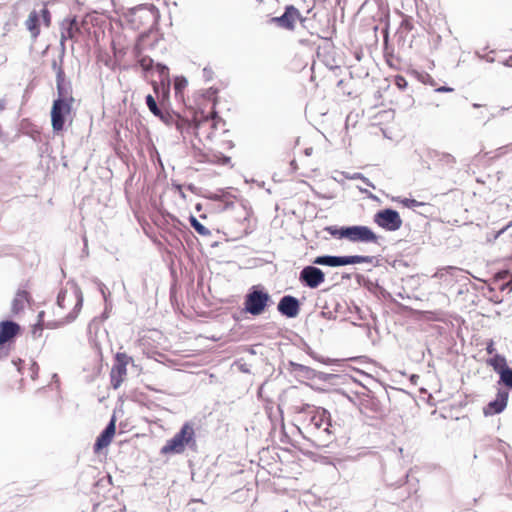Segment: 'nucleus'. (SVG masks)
<instances>
[{
    "instance_id": "1",
    "label": "nucleus",
    "mask_w": 512,
    "mask_h": 512,
    "mask_svg": "<svg viewBox=\"0 0 512 512\" xmlns=\"http://www.w3.org/2000/svg\"><path fill=\"white\" fill-rule=\"evenodd\" d=\"M82 302V294L77 288L71 287L60 290L56 307L52 309L53 318L48 317V312L41 311L32 330L33 336L40 337L44 328H57L74 320L81 310Z\"/></svg>"
},
{
    "instance_id": "2",
    "label": "nucleus",
    "mask_w": 512,
    "mask_h": 512,
    "mask_svg": "<svg viewBox=\"0 0 512 512\" xmlns=\"http://www.w3.org/2000/svg\"><path fill=\"white\" fill-rule=\"evenodd\" d=\"M194 444L195 431L193 425L191 423H185L181 430L161 448V453L164 455L181 454L185 451L187 446Z\"/></svg>"
},
{
    "instance_id": "3",
    "label": "nucleus",
    "mask_w": 512,
    "mask_h": 512,
    "mask_svg": "<svg viewBox=\"0 0 512 512\" xmlns=\"http://www.w3.org/2000/svg\"><path fill=\"white\" fill-rule=\"evenodd\" d=\"M332 236L342 239H348L351 242H376L377 236L366 226H349V227H328L326 229Z\"/></svg>"
},
{
    "instance_id": "4",
    "label": "nucleus",
    "mask_w": 512,
    "mask_h": 512,
    "mask_svg": "<svg viewBox=\"0 0 512 512\" xmlns=\"http://www.w3.org/2000/svg\"><path fill=\"white\" fill-rule=\"evenodd\" d=\"M74 98L72 96H59L54 100L51 109V124L53 131L61 132L65 125V117L70 115Z\"/></svg>"
},
{
    "instance_id": "5",
    "label": "nucleus",
    "mask_w": 512,
    "mask_h": 512,
    "mask_svg": "<svg viewBox=\"0 0 512 512\" xmlns=\"http://www.w3.org/2000/svg\"><path fill=\"white\" fill-rule=\"evenodd\" d=\"M370 261L368 256H318L313 263L317 265L338 267L352 264L367 263Z\"/></svg>"
},
{
    "instance_id": "6",
    "label": "nucleus",
    "mask_w": 512,
    "mask_h": 512,
    "mask_svg": "<svg viewBox=\"0 0 512 512\" xmlns=\"http://www.w3.org/2000/svg\"><path fill=\"white\" fill-rule=\"evenodd\" d=\"M374 220L380 227L389 231L398 230L402 225L399 213L392 209L379 211Z\"/></svg>"
},
{
    "instance_id": "7",
    "label": "nucleus",
    "mask_w": 512,
    "mask_h": 512,
    "mask_svg": "<svg viewBox=\"0 0 512 512\" xmlns=\"http://www.w3.org/2000/svg\"><path fill=\"white\" fill-rule=\"evenodd\" d=\"M268 299L269 295L267 293L262 290L254 289L246 297V310L253 315L261 314L267 304Z\"/></svg>"
},
{
    "instance_id": "8",
    "label": "nucleus",
    "mask_w": 512,
    "mask_h": 512,
    "mask_svg": "<svg viewBox=\"0 0 512 512\" xmlns=\"http://www.w3.org/2000/svg\"><path fill=\"white\" fill-rule=\"evenodd\" d=\"M126 355L118 353L116 356V364L111 369V385L117 389L126 377Z\"/></svg>"
},
{
    "instance_id": "9",
    "label": "nucleus",
    "mask_w": 512,
    "mask_h": 512,
    "mask_svg": "<svg viewBox=\"0 0 512 512\" xmlns=\"http://www.w3.org/2000/svg\"><path fill=\"white\" fill-rule=\"evenodd\" d=\"M300 280L308 287L316 288L324 281V273L319 268L307 266L301 271Z\"/></svg>"
},
{
    "instance_id": "10",
    "label": "nucleus",
    "mask_w": 512,
    "mask_h": 512,
    "mask_svg": "<svg viewBox=\"0 0 512 512\" xmlns=\"http://www.w3.org/2000/svg\"><path fill=\"white\" fill-rule=\"evenodd\" d=\"M115 418L113 417L105 430L97 437L94 444V452L99 454L104 448L108 447L115 435Z\"/></svg>"
},
{
    "instance_id": "11",
    "label": "nucleus",
    "mask_w": 512,
    "mask_h": 512,
    "mask_svg": "<svg viewBox=\"0 0 512 512\" xmlns=\"http://www.w3.org/2000/svg\"><path fill=\"white\" fill-rule=\"evenodd\" d=\"M508 392L506 390H498L495 400L491 401L485 408L484 414L492 416L501 413L507 406Z\"/></svg>"
},
{
    "instance_id": "12",
    "label": "nucleus",
    "mask_w": 512,
    "mask_h": 512,
    "mask_svg": "<svg viewBox=\"0 0 512 512\" xmlns=\"http://www.w3.org/2000/svg\"><path fill=\"white\" fill-rule=\"evenodd\" d=\"M20 326L13 321L0 322V346L11 341L20 333Z\"/></svg>"
},
{
    "instance_id": "13",
    "label": "nucleus",
    "mask_w": 512,
    "mask_h": 512,
    "mask_svg": "<svg viewBox=\"0 0 512 512\" xmlns=\"http://www.w3.org/2000/svg\"><path fill=\"white\" fill-rule=\"evenodd\" d=\"M278 309L283 315L294 318L299 313V302L292 296H284L278 304Z\"/></svg>"
},
{
    "instance_id": "14",
    "label": "nucleus",
    "mask_w": 512,
    "mask_h": 512,
    "mask_svg": "<svg viewBox=\"0 0 512 512\" xmlns=\"http://www.w3.org/2000/svg\"><path fill=\"white\" fill-rule=\"evenodd\" d=\"M300 18V14L296 8L290 6L286 9L285 13L281 17H275L272 19L273 22L278 23L279 26L293 29L296 21Z\"/></svg>"
},
{
    "instance_id": "15",
    "label": "nucleus",
    "mask_w": 512,
    "mask_h": 512,
    "mask_svg": "<svg viewBox=\"0 0 512 512\" xmlns=\"http://www.w3.org/2000/svg\"><path fill=\"white\" fill-rule=\"evenodd\" d=\"M31 301L30 293L26 290H18L11 304V311L17 315L24 311Z\"/></svg>"
},
{
    "instance_id": "16",
    "label": "nucleus",
    "mask_w": 512,
    "mask_h": 512,
    "mask_svg": "<svg viewBox=\"0 0 512 512\" xmlns=\"http://www.w3.org/2000/svg\"><path fill=\"white\" fill-rule=\"evenodd\" d=\"M26 27L30 31L31 35L36 38L40 34V28H39V15L36 11H32L26 22Z\"/></svg>"
},
{
    "instance_id": "17",
    "label": "nucleus",
    "mask_w": 512,
    "mask_h": 512,
    "mask_svg": "<svg viewBox=\"0 0 512 512\" xmlns=\"http://www.w3.org/2000/svg\"><path fill=\"white\" fill-rule=\"evenodd\" d=\"M80 32L76 19L69 21L68 27L62 32V40L70 39L77 41V34Z\"/></svg>"
},
{
    "instance_id": "18",
    "label": "nucleus",
    "mask_w": 512,
    "mask_h": 512,
    "mask_svg": "<svg viewBox=\"0 0 512 512\" xmlns=\"http://www.w3.org/2000/svg\"><path fill=\"white\" fill-rule=\"evenodd\" d=\"M488 364L498 373L508 368L505 357L499 354H494V356L488 360Z\"/></svg>"
},
{
    "instance_id": "19",
    "label": "nucleus",
    "mask_w": 512,
    "mask_h": 512,
    "mask_svg": "<svg viewBox=\"0 0 512 512\" xmlns=\"http://www.w3.org/2000/svg\"><path fill=\"white\" fill-rule=\"evenodd\" d=\"M64 80H65V73L61 67L57 68L56 73V82H57V90L59 96H67L64 93Z\"/></svg>"
},
{
    "instance_id": "20",
    "label": "nucleus",
    "mask_w": 512,
    "mask_h": 512,
    "mask_svg": "<svg viewBox=\"0 0 512 512\" xmlns=\"http://www.w3.org/2000/svg\"><path fill=\"white\" fill-rule=\"evenodd\" d=\"M141 13L140 18L142 20H150L153 16L152 9L146 7H139L135 9H130V15H136L137 13Z\"/></svg>"
},
{
    "instance_id": "21",
    "label": "nucleus",
    "mask_w": 512,
    "mask_h": 512,
    "mask_svg": "<svg viewBox=\"0 0 512 512\" xmlns=\"http://www.w3.org/2000/svg\"><path fill=\"white\" fill-rule=\"evenodd\" d=\"M501 381L509 388H512V369L506 368L499 373Z\"/></svg>"
},
{
    "instance_id": "22",
    "label": "nucleus",
    "mask_w": 512,
    "mask_h": 512,
    "mask_svg": "<svg viewBox=\"0 0 512 512\" xmlns=\"http://www.w3.org/2000/svg\"><path fill=\"white\" fill-rule=\"evenodd\" d=\"M146 103H147V106L149 107L150 111L154 115H156V116L160 115V110H159V108L156 104V101L152 95L149 94L146 96Z\"/></svg>"
},
{
    "instance_id": "23",
    "label": "nucleus",
    "mask_w": 512,
    "mask_h": 512,
    "mask_svg": "<svg viewBox=\"0 0 512 512\" xmlns=\"http://www.w3.org/2000/svg\"><path fill=\"white\" fill-rule=\"evenodd\" d=\"M191 225L193 226V228L201 235H208L209 234V230L203 226L196 218L192 217L191 218Z\"/></svg>"
},
{
    "instance_id": "24",
    "label": "nucleus",
    "mask_w": 512,
    "mask_h": 512,
    "mask_svg": "<svg viewBox=\"0 0 512 512\" xmlns=\"http://www.w3.org/2000/svg\"><path fill=\"white\" fill-rule=\"evenodd\" d=\"M188 84V81L186 78L184 77H177L176 80H175V89L177 91H181L182 89H184Z\"/></svg>"
},
{
    "instance_id": "25",
    "label": "nucleus",
    "mask_w": 512,
    "mask_h": 512,
    "mask_svg": "<svg viewBox=\"0 0 512 512\" xmlns=\"http://www.w3.org/2000/svg\"><path fill=\"white\" fill-rule=\"evenodd\" d=\"M41 15H42V18H43V21L45 23L46 26H50V22H51V15H50V12L47 8H43L42 11H41Z\"/></svg>"
},
{
    "instance_id": "26",
    "label": "nucleus",
    "mask_w": 512,
    "mask_h": 512,
    "mask_svg": "<svg viewBox=\"0 0 512 512\" xmlns=\"http://www.w3.org/2000/svg\"><path fill=\"white\" fill-rule=\"evenodd\" d=\"M29 369L31 371V373H30L31 379L35 380L38 377V371H39L38 364L33 362Z\"/></svg>"
},
{
    "instance_id": "27",
    "label": "nucleus",
    "mask_w": 512,
    "mask_h": 512,
    "mask_svg": "<svg viewBox=\"0 0 512 512\" xmlns=\"http://www.w3.org/2000/svg\"><path fill=\"white\" fill-rule=\"evenodd\" d=\"M402 203H403L406 207H409V208H411V207H417V206H420V205H421V203H420V202H418V201H416V200H414V199H407V198H406V199H404V200H402Z\"/></svg>"
},
{
    "instance_id": "28",
    "label": "nucleus",
    "mask_w": 512,
    "mask_h": 512,
    "mask_svg": "<svg viewBox=\"0 0 512 512\" xmlns=\"http://www.w3.org/2000/svg\"><path fill=\"white\" fill-rule=\"evenodd\" d=\"M487 353L490 354V355H493L495 354V348H494V344L493 342L491 341L488 345H487Z\"/></svg>"
},
{
    "instance_id": "29",
    "label": "nucleus",
    "mask_w": 512,
    "mask_h": 512,
    "mask_svg": "<svg viewBox=\"0 0 512 512\" xmlns=\"http://www.w3.org/2000/svg\"><path fill=\"white\" fill-rule=\"evenodd\" d=\"M453 89L452 88H449V87H440L438 88L436 91L437 92H451Z\"/></svg>"
},
{
    "instance_id": "30",
    "label": "nucleus",
    "mask_w": 512,
    "mask_h": 512,
    "mask_svg": "<svg viewBox=\"0 0 512 512\" xmlns=\"http://www.w3.org/2000/svg\"><path fill=\"white\" fill-rule=\"evenodd\" d=\"M5 109H6L5 100H0V112L4 111Z\"/></svg>"
},
{
    "instance_id": "31",
    "label": "nucleus",
    "mask_w": 512,
    "mask_h": 512,
    "mask_svg": "<svg viewBox=\"0 0 512 512\" xmlns=\"http://www.w3.org/2000/svg\"><path fill=\"white\" fill-rule=\"evenodd\" d=\"M116 151H117V153H118L119 155L125 156V153H124V152H122V151L120 150V146H119V144H117V146H116Z\"/></svg>"
},
{
    "instance_id": "32",
    "label": "nucleus",
    "mask_w": 512,
    "mask_h": 512,
    "mask_svg": "<svg viewBox=\"0 0 512 512\" xmlns=\"http://www.w3.org/2000/svg\"><path fill=\"white\" fill-rule=\"evenodd\" d=\"M505 65H506V66H511V65H512V58L508 59V60L505 62Z\"/></svg>"
},
{
    "instance_id": "33",
    "label": "nucleus",
    "mask_w": 512,
    "mask_h": 512,
    "mask_svg": "<svg viewBox=\"0 0 512 512\" xmlns=\"http://www.w3.org/2000/svg\"><path fill=\"white\" fill-rule=\"evenodd\" d=\"M402 85H403V82L398 81V86L401 87Z\"/></svg>"
},
{
    "instance_id": "34",
    "label": "nucleus",
    "mask_w": 512,
    "mask_h": 512,
    "mask_svg": "<svg viewBox=\"0 0 512 512\" xmlns=\"http://www.w3.org/2000/svg\"><path fill=\"white\" fill-rule=\"evenodd\" d=\"M402 85H403V82L398 81V86L401 87Z\"/></svg>"
}]
</instances>
